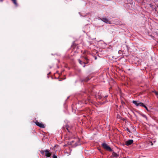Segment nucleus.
Here are the masks:
<instances>
[{
    "label": "nucleus",
    "mask_w": 158,
    "mask_h": 158,
    "mask_svg": "<svg viewBox=\"0 0 158 158\" xmlns=\"http://www.w3.org/2000/svg\"><path fill=\"white\" fill-rule=\"evenodd\" d=\"M102 145L103 148L109 151H112V149L106 143H103L102 144Z\"/></svg>",
    "instance_id": "f257e3e1"
},
{
    "label": "nucleus",
    "mask_w": 158,
    "mask_h": 158,
    "mask_svg": "<svg viewBox=\"0 0 158 158\" xmlns=\"http://www.w3.org/2000/svg\"><path fill=\"white\" fill-rule=\"evenodd\" d=\"M133 103L134 104H135L137 106H143L144 105V104L143 103H142V102L137 103V101H133Z\"/></svg>",
    "instance_id": "f03ea898"
},
{
    "label": "nucleus",
    "mask_w": 158,
    "mask_h": 158,
    "mask_svg": "<svg viewBox=\"0 0 158 158\" xmlns=\"http://www.w3.org/2000/svg\"><path fill=\"white\" fill-rule=\"evenodd\" d=\"M35 123L37 126L41 128H44L45 127L44 125L41 123H40L38 121H36Z\"/></svg>",
    "instance_id": "7ed1b4c3"
},
{
    "label": "nucleus",
    "mask_w": 158,
    "mask_h": 158,
    "mask_svg": "<svg viewBox=\"0 0 158 158\" xmlns=\"http://www.w3.org/2000/svg\"><path fill=\"white\" fill-rule=\"evenodd\" d=\"M45 155L47 157H49L52 155V153L50 152L48 150H45Z\"/></svg>",
    "instance_id": "20e7f679"
},
{
    "label": "nucleus",
    "mask_w": 158,
    "mask_h": 158,
    "mask_svg": "<svg viewBox=\"0 0 158 158\" xmlns=\"http://www.w3.org/2000/svg\"><path fill=\"white\" fill-rule=\"evenodd\" d=\"M133 140L132 139H130L127 140L126 142V144L128 146L132 144L133 143Z\"/></svg>",
    "instance_id": "39448f33"
},
{
    "label": "nucleus",
    "mask_w": 158,
    "mask_h": 158,
    "mask_svg": "<svg viewBox=\"0 0 158 158\" xmlns=\"http://www.w3.org/2000/svg\"><path fill=\"white\" fill-rule=\"evenodd\" d=\"M112 156L113 157H117L118 156V155L116 153L114 152H113L112 153Z\"/></svg>",
    "instance_id": "423d86ee"
},
{
    "label": "nucleus",
    "mask_w": 158,
    "mask_h": 158,
    "mask_svg": "<svg viewBox=\"0 0 158 158\" xmlns=\"http://www.w3.org/2000/svg\"><path fill=\"white\" fill-rule=\"evenodd\" d=\"M102 20L103 22H105L106 23H108V22H109V21H108V19H106V18H103V19H102Z\"/></svg>",
    "instance_id": "0eeeda50"
},
{
    "label": "nucleus",
    "mask_w": 158,
    "mask_h": 158,
    "mask_svg": "<svg viewBox=\"0 0 158 158\" xmlns=\"http://www.w3.org/2000/svg\"><path fill=\"white\" fill-rule=\"evenodd\" d=\"M14 3V4L16 6L17 5L16 0H11Z\"/></svg>",
    "instance_id": "6e6552de"
},
{
    "label": "nucleus",
    "mask_w": 158,
    "mask_h": 158,
    "mask_svg": "<svg viewBox=\"0 0 158 158\" xmlns=\"http://www.w3.org/2000/svg\"><path fill=\"white\" fill-rule=\"evenodd\" d=\"M40 152L41 153L43 154H44V152H45V151L41 150Z\"/></svg>",
    "instance_id": "1a4fd4ad"
},
{
    "label": "nucleus",
    "mask_w": 158,
    "mask_h": 158,
    "mask_svg": "<svg viewBox=\"0 0 158 158\" xmlns=\"http://www.w3.org/2000/svg\"><path fill=\"white\" fill-rule=\"evenodd\" d=\"M143 107H144L147 110V111H148L147 107L145 105H144Z\"/></svg>",
    "instance_id": "9d476101"
},
{
    "label": "nucleus",
    "mask_w": 158,
    "mask_h": 158,
    "mask_svg": "<svg viewBox=\"0 0 158 158\" xmlns=\"http://www.w3.org/2000/svg\"><path fill=\"white\" fill-rule=\"evenodd\" d=\"M78 61L79 62V63L81 64H82V61L80 60H78Z\"/></svg>",
    "instance_id": "9b49d317"
},
{
    "label": "nucleus",
    "mask_w": 158,
    "mask_h": 158,
    "mask_svg": "<svg viewBox=\"0 0 158 158\" xmlns=\"http://www.w3.org/2000/svg\"><path fill=\"white\" fill-rule=\"evenodd\" d=\"M53 158H57V156L55 155H54L53 156Z\"/></svg>",
    "instance_id": "f8f14e48"
},
{
    "label": "nucleus",
    "mask_w": 158,
    "mask_h": 158,
    "mask_svg": "<svg viewBox=\"0 0 158 158\" xmlns=\"http://www.w3.org/2000/svg\"><path fill=\"white\" fill-rule=\"evenodd\" d=\"M155 93L156 95H158V92H155Z\"/></svg>",
    "instance_id": "ddd939ff"
},
{
    "label": "nucleus",
    "mask_w": 158,
    "mask_h": 158,
    "mask_svg": "<svg viewBox=\"0 0 158 158\" xmlns=\"http://www.w3.org/2000/svg\"><path fill=\"white\" fill-rule=\"evenodd\" d=\"M2 1H3V0H0V2H2Z\"/></svg>",
    "instance_id": "4468645a"
},
{
    "label": "nucleus",
    "mask_w": 158,
    "mask_h": 158,
    "mask_svg": "<svg viewBox=\"0 0 158 158\" xmlns=\"http://www.w3.org/2000/svg\"><path fill=\"white\" fill-rule=\"evenodd\" d=\"M151 145H153V143H152V142H151Z\"/></svg>",
    "instance_id": "2eb2a0df"
}]
</instances>
